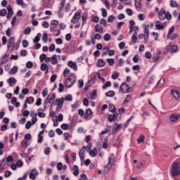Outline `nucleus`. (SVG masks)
<instances>
[{"mask_svg": "<svg viewBox=\"0 0 180 180\" xmlns=\"http://www.w3.org/2000/svg\"><path fill=\"white\" fill-rule=\"evenodd\" d=\"M148 27H150V25H146L144 30L145 34H143V39L145 40V43L148 41V37L150 36V30H148Z\"/></svg>", "mask_w": 180, "mask_h": 180, "instance_id": "423d86ee", "label": "nucleus"}, {"mask_svg": "<svg viewBox=\"0 0 180 180\" xmlns=\"http://www.w3.org/2000/svg\"><path fill=\"white\" fill-rule=\"evenodd\" d=\"M40 37H41V34L38 33L34 38V43H39V41H40Z\"/></svg>", "mask_w": 180, "mask_h": 180, "instance_id": "f704fd0d", "label": "nucleus"}, {"mask_svg": "<svg viewBox=\"0 0 180 180\" xmlns=\"http://www.w3.org/2000/svg\"><path fill=\"white\" fill-rule=\"evenodd\" d=\"M18 72V67L14 66L11 69V72H9V74H16Z\"/></svg>", "mask_w": 180, "mask_h": 180, "instance_id": "864d4df0", "label": "nucleus"}, {"mask_svg": "<svg viewBox=\"0 0 180 180\" xmlns=\"http://www.w3.org/2000/svg\"><path fill=\"white\" fill-rule=\"evenodd\" d=\"M68 65L70 68H72V70H74V71H77V70H78V66L77 65L76 63H74L70 60L68 62Z\"/></svg>", "mask_w": 180, "mask_h": 180, "instance_id": "dca6fc26", "label": "nucleus"}, {"mask_svg": "<svg viewBox=\"0 0 180 180\" xmlns=\"http://www.w3.org/2000/svg\"><path fill=\"white\" fill-rule=\"evenodd\" d=\"M113 164H115V155L111 154L108 158V163L104 168V172H109Z\"/></svg>", "mask_w": 180, "mask_h": 180, "instance_id": "f03ea898", "label": "nucleus"}, {"mask_svg": "<svg viewBox=\"0 0 180 180\" xmlns=\"http://www.w3.org/2000/svg\"><path fill=\"white\" fill-rule=\"evenodd\" d=\"M91 22H94V23H98V22H99V17H98V16H94V17L91 19Z\"/></svg>", "mask_w": 180, "mask_h": 180, "instance_id": "774afa93", "label": "nucleus"}, {"mask_svg": "<svg viewBox=\"0 0 180 180\" xmlns=\"http://www.w3.org/2000/svg\"><path fill=\"white\" fill-rule=\"evenodd\" d=\"M174 30H175V27L172 26L169 30L167 38L169 37L172 33H174Z\"/></svg>", "mask_w": 180, "mask_h": 180, "instance_id": "c03bdc74", "label": "nucleus"}, {"mask_svg": "<svg viewBox=\"0 0 180 180\" xmlns=\"http://www.w3.org/2000/svg\"><path fill=\"white\" fill-rule=\"evenodd\" d=\"M115 21V15H110L108 18V22L109 23H112V22H114Z\"/></svg>", "mask_w": 180, "mask_h": 180, "instance_id": "5fc2aeb1", "label": "nucleus"}, {"mask_svg": "<svg viewBox=\"0 0 180 180\" xmlns=\"http://www.w3.org/2000/svg\"><path fill=\"white\" fill-rule=\"evenodd\" d=\"M7 82L9 84L10 86L12 87L18 82L16 79L15 77H10L8 80Z\"/></svg>", "mask_w": 180, "mask_h": 180, "instance_id": "ddd939ff", "label": "nucleus"}, {"mask_svg": "<svg viewBox=\"0 0 180 180\" xmlns=\"http://www.w3.org/2000/svg\"><path fill=\"white\" fill-rule=\"evenodd\" d=\"M180 118V115L177 113L171 114L169 117L170 122L175 123Z\"/></svg>", "mask_w": 180, "mask_h": 180, "instance_id": "0eeeda50", "label": "nucleus"}, {"mask_svg": "<svg viewBox=\"0 0 180 180\" xmlns=\"http://www.w3.org/2000/svg\"><path fill=\"white\" fill-rule=\"evenodd\" d=\"M55 99H56V94H51V97L50 96H48L45 101L48 103H51L53 101H54Z\"/></svg>", "mask_w": 180, "mask_h": 180, "instance_id": "2eb2a0df", "label": "nucleus"}, {"mask_svg": "<svg viewBox=\"0 0 180 180\" xmlns=\"http://www.w3.org/2000/svg\"><path fill=\"white\" fill-rule=\"evenodd\" d=\"M145 57L146 58H148V60H150V58H151V53L150 51L146 52Z\"/></svg>", "mask_w": 180, "mask_h": 180, "instance_id": "338daca9", "label": "nucleus"}, {"mask_svg": "<svg viewBox=\"0 0 180 180\" xmlns=\"http://www.w3.org/2000/svg\"><path fill=\"white\" fill-rule=\"evenodd\" d=\"M95 30L96 32H98V33H103V28L102 27V25L97 24L95 26Z\"/></svg>", "mask_w": 180, "mask_h": 180, "instance_id": "412c9836", "label": "nucleus"}, {"mask_svg": "<svg viewBox=\"0 0 180 180\" xmlns=\"http://www.w3.org/2000/svg\"><path fill=\"white\" fill-rule=\"evenodd\" d=\"M171 94L174 96V99H179L180 98V92L178 90H171Z\"/></svg>", "mask_w": 180, "mask_h": 180, "instance_id": "9b49d317", "label": "nucleus"}, {"mask_svg": "<svg viewBox=\"0 0 180 180\" xmlns=\"http://www.w3.org/2000/svg\"><path fill=\"white\" fill-rule=\"evenodd\" d=\"M21 146L22 148H27V141L22 140L21 142Z\"/></svg>", "mask_w": 180, "mask_h": 180, "instance_id": "49530a36", "label": "nucleus"}, {"mask_svg": "<svg viewBox=\"0 0 180 180\" xmlns=\"http://www.w3.org/2000/svg\"><path fill=\"white\" fill-rule=\"evenodd\" d=\"M42 40H43L44 43H46L47 40H49V34H47V32H44L43 34Z\"/></svg>", "mask_w": 180, "mask_h": 180, "instance_id": "c85d7f7f", "label": "nucleus"}, {"mask_svg": "<svg viewBox=\"0 0 180 180\" xmlns=\"http://www.w3.org/2000/svg\"><path fill=\"white\" fill-rule=\"evenodd\" d=\"M155 26L158 29V30H162V29H164V25L161 24L160 21H156L155 23Z\"/></svg>", "mask_w": 180, "mask_h": 180, "instance_id": "aec40b11", "label": "nucleus"}, {"mask_svg": "<svg viewBox=\"0 0 180 180\" xmlns=\"http://www.w3.org/2000/svg\"><path fill=\"white\" fill-rule=\"evenodd\" d=\"M4 160H5V162H11V161L13 160V157H12V155H9L7 158H5Z\"/></svg>", "mask_w": 180, "mask_h": 180, "instance_id": "a18cd8bd", "label": "nucleus"}, {"mask_svg": "<svg viewBox=\"0 0 180 180\" xmlns=\"http://www.w3.org/2000/svg\"><path fill=\"white\" fill-rule=\"evenodd\" d=\"M86 19H88V14H86V13H83L82 16V22H86Z\"/></svg>", "mask_w": 180, "mask_h": 180, "instance_id": "e2e57ef3", "label": "nucleus"}, {"mask_svg": "<svg viewBox=\"0 0 180 180\" xmlns=\"http://www.w3.org/2000/svg\"><path fill=\"white\" fill-rule=\"evenodd\" d=\"M91 115H92V110H91V108L86 109L84 112L85 119H87V117H89Z\"/></svg>", "mask_w": 180, "mask_h": 180, "instance_id": "5701e85b", "label": "nucleus"}, {"mask_svg": "<svg viewBox=\"0 0 180 180\" xmlns=\"http://www.w3.org/2000/svg\"><path fill=\"white\" fill-rule=\"evenodd\" d=\"M7 49L11 51H13V49H15V37H11L8 39Z\"/></svg>", "mask_w": 180, "mask_h": 180, "instance_id": "39448f33", "label": "nucleus"}, {"mask_svg": "<svg viewBox=\"0 0 180 180\" xmlns=\"http://www.w3.org/2000/svg\"><path fill=\"white\" fill-rule=\"evenodd\" d=\"M131 40L133 43H136L137 41V32H134L132 34Z\"/></svg>", "mask_w": 180, "mask_h": 180, "instance_id": "473e14b6", "label": "nucleus"}, {"mask_svg": "<svg viewBox=\"0 0 180 180\" xmlns=\"http://www.w3.org/2000/svg\"><path fill=\"white\" fill-rule=\"evenodd\" d=\"M9 61V56L8 55H4L2 58V63L3 64H6V62Z\"/></svg>", "mask_w": 180, "mask_h": 180, "instance_id": "2f4dec72", "label": "nucleus"}, {"mask_svg": "<svg viewBox=\"0 0 180 180\" xmlns=\"http://www.w3.org/2000/svg\"><path fill=\"white\" fill-rule=\"evenodd\" d=\"M46 57H47V56L46 54H44V53L41 54L39 56L40 61L41 63H43V61H44V60H46Z\"/></svg>", "mask_w": 180, "mask_h": 180, "instance_id": "4d7b16f0", "label": "nucleus"}, {"mask_svg": "<svg viewBox=\"0 0 180 180\" xmlns=\"http://www.w3.org/2000/svg\"><path fill=\"white\" fill-rule=\"evenodd\" d=\"M73 169V175H75V176H78V175L79 174V169H78V167L77 165H74Z\"/></svg>", "mask_w": 180, "mask_h": 180, "instance_id": "b1692460", "label": "nucleus"}, {"mask_svg": "<svg viewBox=\"0 0 180 180\" xmlns=\"http://www.w3.org/2000/svg\"><path fill=\"white\" fill-rule=\"evenodd\" d=\"M120 119H122V112H118L117 114L115 112V120H119Z\"/></svg>", "mask_w": 180, "mask_h": 180, "instance_id": "79ce46f5", "label": "nucleus"}, {"mask_svg": "<svg viewBox=\"0 0 180 180\" xmlns=\"http://www.w3.org/2000/svg\"><path fill=\"white\" fill-rule=\"evenodd\" d=\"M51 64L56 65L58 64V60H57V55H53L51 58Z\"/></svg>", "mask_w": 180, "mask_h": 180, "instance_id": "4468645a", "label": "nucleus"}, {"mask_svg": "<svg viewBox=\"0 0 180 180\" xmlns=\"http://www.w3.org/2000/svg\"><path fill=\"white\" fill-rule=\"evenodd\" d=\"M48 94H49V91L47 90V88L44 89L42 91V96L44 98H46V96H47Z\"/></svg>", "mask_w": 180, "mask_h": 180, "instance_id": "bf43d9fd", "label": "nucleus"}, {"mask_svg": "<svg viewBox=\"0 0 180 180\" xmlns=\"http://www.w3.org/2000/svg\"><path fill=\"white\" fill-rule=\"evenodd\" d=\"M41 71H46L45 74H47L49 72V66L46 63H42L41 65Z\"/></svg>", "mask_w": 180, "mask_h": 180, "instance_id": "4be33fe9", "label": "nucleus"}, {"mask_svg": "<svg viewBox=\"0 0 180 180\" xmlns=\"http://www.w3.org/2000/svg\"><path fill=\"white\" fill-rule=\"evenodd\" d=\"M105 96L108 98H113V96H115V91H109L108 92L105 93Z\"/></svg>", "mask_w": 180, "mask_h": 180, "instance_id": "cd10ccee", "label": "nucleus"}, {"mask_svg": "<svg viewBox=\"0 0 180 180\" xmlns=\"http://www.w3.org/2000/svg\"><path fill=\"white\" fill-rule=\"evenodd\" d=\"M109 86H112V83L110 82H107L103 85V89H106V88H109Z\"/></svg>", "mask_w": 180, "mask_h": 180, "instance_id": "09e8293b", "label": "nucleus"}, {"mask_svg": "<svg viewBox=\"0 0 180 180\" xmlns=\"http://www.w3.org/2000/svg\"><path fill=\"white\" fill-rule=\"evenodd\" d=\"M170 6L171 8H178V4H176V1L174 0H171L170 1Z\"/></svg>", "mask_w": 180, "mask_h": 180, "instance_id": "72a5a7b5", "label": "nucleus"}, {"mask_svg": "<svg viewBox=\"0 0 180 180\" xmlns=\"http://www.w3.org/2000/svg\"><path fill=\"white\" fill-rule=\"evenodd\" d=\"M101 11L103 18H106V16H108V11H106V9L102 8L101 9Z\"/></svg>", "mask_w": 180, "mask_h": 180, "instance_id": "58836bf2", "label": "nucleus"}, {"mask_svg": "<svg viewBox=\"0 0 180 180\" xmlns=\"http://www.w3.org/2000/svg\"><path fill=\"white\" fill-rule=\"evenodd\" d=\"M130 99H131V96L128 94L123 102V105H126V103H129V102H130Z\"/></svg>", "mask_w": 180, "mask_h": 180, "instance_id": "ea45409f", "label": "nucleus"}, {"mask_svg": "<svg viewBox=\"0 0 180 180\" xmlns=\"http://www.w3.org/2000/svg\"><path fill=\"white\" fill-rule=\"evenodd\" d=\"M56 79H57V75H52L50 79L51 82H55Z\"/></svg>", "mask_w": 180, "mask_h": 180, "instance_id": "680f3d73", "label": "nucleus"}, {"mask_svg": "<svg viewBox=\"0 0 180 180\" xmlns=\"http://www.w3.org/2000/svg\"><path fill=\"white\" fill-rule=\"evenodd\" d=\"M97 96L96 90H94L91 94H90V99L91 101H94L95 99V96Z\"/></svg>", "mask_w": 180, "mask_h": 180, "instance_id": "c756f323", "label": "nucleus"}, {"mask_svg": "<svg viewBox=\"0 0 180 180\" xmlns=\"http://www.w3.org/2000/svg\"><path fill=\"white\" fill-rule=\"evenodd\" d=\"M164 84H165V79L161 78V79L158 81V84H157V86H162L164 85Z\"/></svg>", "mask_w": 180, "mask_h": 180, "instance_id": "7c9ffc66", "label": "nucleus"}, {"mask_svg": "<svg viewBox=\"0 0 180 180\" xmlns=\"http://www.w3.org/2000/svg\"><path fill=\"white\" fill-rule=\"evenodd\" d=\"M159 19L160 20H165V10H164V8H162L159 13Z\"/></svg>", "mask_w": 180, "mask_h": 180, "instance_id": "f3484780", "label": "nucleus"}, {"mask_svg": "<svg viewBox=\"0 0 180 180\" xmlns=\"http://www.w3.org/2000/svg\"><path fill=\"white\" fill-rule=\"evenodd\" d=\"M161 56V53L160 52H158L155 55V56H153L152 58V60L154 63H155V61H158V59L160 58V56Z\"/></svg>", "mask_w": 180, "mask_h": 180, "instance_id": "bb28decb", "label": "nucleus"}, {"mask_svg": "<svg viewBox=\"0 0 180 180\" xmlns=\"http://www.w3.org/2000/svg\"><path fill=\"white\" fill-rule=\"evenodd\" d=\"M108 137H105L104 139V141H103V148H104L105 150H106V148H108Z\"/></svg>", "mask_w": 180, "mask_h": 180, "instance_id": "c9c22d12", "label": "nucleus"}, {"mask_svg": "<svg viewBox=\"0 0 180 180\" xmlns=\"http://www.w3.org/2000/svg\"><path fill=\"white\" fill-rule=\"evenodd\" d=\"M126 13L128 15V16H133V11L130 8L126 9Z\"/></svg>", "mask_w": 180, "mask_h": 180, "instance_id": "6e6d98bb", "label": "nucleus"}, {"mask_svg": "<svg viewBox=\"0 0 180 180\" xmlns=\"http://www.w3.org/2000/svg\"><path fill=\"white\" fill-rule=\"evenodd\" d=\"M79 157L80 158V161H84L85 160V152L84 149H81L79 152Z\"/></svg>", "mask_w": 180, "mask_h": 180, "instance_id": "6ab92c4d", "label": "nucleus"}, {"mask_svg": "<svg viewBox=\"0 0 180 180\" xmlns=\"http://www.w3.org/2000/svg\"><path fill=\"white\" fill-rule=\"evenodd\" d=\"M57 107H56V112H60V110H61V108H63V103H57Z\"/></svg>", "mask_w": 180, "mask_h": 180, "instance_id": "8fccbe9b", "label": "nucleus"}, {"mask_svg": "<svg viewBox=\"0 0 180 180\" xmlns=\"http://www.w3.org/2000/svg\"><path fill=\"white\" fill-rule=\"evenodd\" d=\"M103 39H104L105 41H109V40H110V34H105L103 37Z\"/></svg>", "mask_w": 180, "mask_h": 180, "instance_id": "052dcab7", "label": "nucleus"}, {"mask_svg": "<svg viewBox=\"0 0 180 180\" xmlns=\"http://www.w3.org/2000/svg\"><path fill=\"white\" fill-rule=\"evenodd\" d=\"M8 12L6 11V9L3 8L0 11V16H6Z\"/></svg>", "mask_w": 180, "mask_h": 180, "instance_id": "a19ab883", "label": "nucleus"}, {"mask_svg": "<svg viewBox=\"0 0 180 180\" xmlns=\"http://www.w3.org/2000/svg\"><path fill=\"white\" fill-rule=\"evenodd\" d=\"M105 65H106V62L105 60H103V59H98L96 66L98 68H102V67H105Z\"/></svg>", "mask_w": 180, "mask_h": 180, "instance_id": "f8f14e48", "label": "nucleus"}, {"mask_svg": "<svg viewBox=\"0 0 180 180\" xmlns=\"http://www.w3.org/2000/svg\"><path fill=\"white\" fill-rule=\"evenodd\" d=\"M176 50H178V46L176 45H173L169 50L170 53H176Z\"/></svg>", "mask_w": 180, "mask_h": 180, "instance_id": "4c0bfd02", "label": "nucleus"}, {"mask_svg": "<svg viewBox=\"0 0 180 180\" xmlns=\"http://www.w3.org/2000/svg\"><path fill=\"white\" fill-rule=\"evenodd\" d=\"M108 109H109L110 112H112L113 113H116V106H115V105L110 104L108 106Z\"/></svg>", "mask_w": 180, "mask_h": 180, "instance_id": "a878e982", "label": "nucleus"}, {"mask_svg": "<svg viewBox=\"0 0 180 180\" xmlns=\"http://www.w3.org/2000/svg\"><path fill=\"white\" fill-rule=\"evenodd\" d=\"M107 63H108L109 65H113L115 64V59L113 58H108Z\"/></svg>", "mask_w": 180, "mask_h": 180, "instance_id": "3c124183", "label": "nucleus"}, {"mask_svg": "<svg viewBox=\"0 0 180 180\" xmlns=\"http://www.w3.org/2000/svg\"><path fill=\"white\" fill-rule=\"evenodd\" d=\"M65 101L71 102V101H72V95L68 94V96H65Z\"/></svg>", "mask_w": 180, "mask_h": 180, "instance_id": "69168bd1", "label": "nucleus"}, {"mask_svg": "<svg viewBox=\"0 0 180 180\" xmlns=\"http://www.w3.org/2000/svg\"><path fill=\"white\" fill-rule=\"evenodd\" d=\"M79 19H81V13L77 11L75 13L74 16L72 17V18L71 20V22L77 23V22H78V20H79Z\"/></svg>", "mask_w": 180, "mask_h": 180, "instance_id": "6e6552de", "label": "nucleus"}, {"mask_svg": "<svg viewBox=\"0 0 180 180\" xmlns=\"http://www.w3.org/2000/svg\"><path fill=\"white\" fill-rule=\"evenodd\" d=\"M74 82H75V76H70L67 78L65 85L67 88H71L74 85Z\"/></svg>", "mask_w": 180, "mask_h": 180, "instance_id": "20e7f679", "label": "nucleus"}, {"mask_svg": "<svg viewBox=\"0 0 180 180\" xmlns=\"http://www.w3.org/2000/svg\"><path fill=\"white\" fill-rule=\"evenodd\" d=\"M113 120H115V113L113 115H108V122H110V123H112Z\"/></svg>", "mask_w": 180, "mask_h": 180, "instance_id": "603ef678", "label": "nucleus"}, {"mask_svg": "<svg viewBox=\"0 0 180 180\" xmlns=\"http://www.w3.org/2000/svg\"><path fill=\"white\" fill-rule=\"evenodd\" d=\"M144 139H146V136H144V135H141L137 139L138 143H144Z\"/></svg>", "mask_w": 180, "mask_h": 180, "instance_id": "de8ad7c7", "label": "nucleus"}, {"mask_svg": "<svg viewBox=\"0 0 180 180\" xmlns=\"http://www.w3.org/2000/svg\"><path fill=\"white\" fill-rule=\"evenodd\" d=\"M6 9L8 11L7 19H11V18L13 16V9H12V6L8 5Z\"/></svg>", "mask_w": 180, "mask_h": 180, "instance_id": "1a4fd4ad", "label": "nucleus"}, {"mask_svg": "<svg viewBox=\"0 0 180 180\" xmlns=\"http://www.w3.org/2000/svg\"><path fill=\"white\" fill-rule=\"evenodd\" d=\"M111 78L112 79H117V78H119V74L117 72L112 73Z\"/></svg>", "mask_w": 180, "mask_h": 180, "instance_id": "13d9d810", "label": "nucleus"}, {"mask_svg": "<svg viewBox=\"0 0 180 180\" xmlns=\"http://www.w3.org/2000/svg\"><path fill=\"white\" fill-rule=\"evenodd\" d=\"M37 175H39L37 170L32 169L31 173L30 174V179L34 180L36 179V176H37Z\"/></svg>", "mask_w": 180, "mask_h": 180, "instance_id": "9d476101", "label": "nucleus"}, {"mask_svg": "<svg viewBox=\"0 0 180 180\" xmlns=\"http://www.w3.org/2000/svg\"><path fill=\"white\" fill-rule=\"evenodd\" d=\"M25 101L27 103H29L30 105H32V103H33V102H34V98L30 96L28 98H27Z\"/></svg>", "mask_w": 180, "mask_h": 180, "instance_id": "e433bc0d", "label": "nucleus"}, {"mask_svg": "<svg viewBox=\"0 0 180 180\" xmlns=\"http://www.w3.org/2000/svg\"><path fill=\"white\" fill-rule=\"evenodd\" d=\"M171 174L172 176H177L180 174V162H173L171 165Z\"/></svg>", "mask_w": 180, "mask_h": 180, "instance_id": "f257e3e1", "label": "nucleus"}, {"mask_svg": "<svg viewBox=\"0 0 180 180\" xmlns=\"http://www.w3.org/2000/svg\"><path fill=\"white\" fill-rule=\"evenodd\" d=\"M58 91L64 92V85H63L61 83L59 84Z\"/></svg>", "mask_w": 180, "mask_h": 180, "instance_id": "0e129e2a", "label": "nucleus"}, {"mask_svg": "<svg viewBox=\"0 0 180 180\" xmlns=\"http://www.w3.org/2000/svg\"><path fill=\"white\" fill-rule=\"evenodd\" d=\"M135 7L136 9H141V0H135Z\"/></svg>", "mask_w": 180, "mask_h": 180, "instance_id": "393cba45", "label": "nucleus"}, {"mask_svg": "<svg viewBox=\"0 0 180 180\" xmlns=\"http://www.w3.org/2000/svg\"><path fill=\"white\" fill-rule=\"evenodd\" d=\"M71 106L72 108V112H74V110H75L77 109V108H78V106H79V102L76 101L75 103V104H72Z\"/></svg>", "mask_w": 180, "mask_h": 180, "instance_id": "37998d69", "label": "nucleus"}, {"mask_svg": "<svg viewBox=\"0 0 180 180\" xmlns=\"http://www.w3.org/2000/svg\"><path fill=\"white\" fill-rule=\"evenodd\" d=\"M89 154L90 157H95L96 155H98V150L96 148H94L89 151Z\"/></svg>", "mask_w": 180, "mask_h": 180, "instance_id": "a211bd4d", "label": "nucleus"}, {"mask_svg": "<svg viewBox=\"0 0 180 180\" xmlns=\"http://www.w3.org/2000/svg\"><path fill=\"white\" fill-rule=\"evenodd\" d=\"M120 91L123 94H130V92H133V89L129 86V84L126 83H122L120 86Z\"/></svg>", "mask_w": 180, "mask_h": 180, "instance_id": "7ed1b4c3", "label": "nucleus"}]
</instances>
